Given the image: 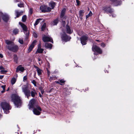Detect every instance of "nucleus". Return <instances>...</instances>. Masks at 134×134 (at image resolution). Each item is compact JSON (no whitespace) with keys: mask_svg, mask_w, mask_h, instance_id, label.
Segmentation results:
<instances>
[{"mask_svg":"<svg viewBox=\"0 0 134 134\" xmlns=\"http://www.w3.org/2000/svg\"><path fill=\"white\" fill-rule=\"evenodd\" d=\"M35 102V100L34 99H32L30 100L29 105V109L33 108L34 114L36 115H39L41 114L42 109L40 107L36 105Z\"/></svg>","mask_w":134,"mask_h":134,"instance_id":"nucleus-1","label":"nucleus"},{"mask_svg":"<svg viewBox=\"0 0 134 134\" xmlns=\"http://www.w3.org/2000/svg\"><path fill=\"white\" fill-rule=\"evenodd\" d=\"M5 43L8 45L7 48L9 50L14 52H16L18 50L19 48L18 46L15 45L12 41L6 40Z\"/></svg>","mask_w":134,"mask_h":134,"instance_id":"nucleus-2","label":"nucleus"},{"mask_svg":"<svg viewBox=\"0 0 134 134\" xmlns=\"http://www.w3.org/2000/svg\"><path fill=\"white\" fill-rule=\"evenodd\" d=\"M12 100L13 102L15 105L18 108L20 106L21 104V101L20 97L17 94H14L12 95Z\"/></svg>","mask_w":134,"mask_h":134,"instance_id":"nucleus-3","label":"nucleus"},{"mask_svg":"<svg viewBox=\"0 0 134 134\" xmlns=\"http://www.w3.org/2000/svg\"><path fill=\"white\" fill-rule=\"evenodd\" d=\"M1 105L4 113L6 114H8L9 112V110L11 108L9 106V104L5 102L1 103Z\"/></svg>","mask_w":134,"mask_h":134,"instance_id":"nucleus-4","label":"nucleus"},{"mask_svg":"<svg viewBox=\"0 0 134 134\" xmlns=\"http://www.w3.org/2000/svg\"><path fill=\"white\" fill-rule=\"evenodd\" d=\"M22 90L27 98L29 99V97L30 96V91L28 87L26 86H24L22 87Z\"/></svg>","mask_w":134,"mask_h":134,"instance_id":"nucleus-5","label":"nucleus"},{"mask_svg":"<svg viewBox=\"0 0 134 134\" xmlns=\"http://www.w3.org/2000/svg\"><path fill=\"white\" fill-rule=\"evenodd\" d=\"M40 9L41 12L43 13L49 12L51 10V8L49 7H47L45 5L41 6L40 8Z\"/></svg>","mask_w":134,"mask_h":134,"instance_id":"nucleus-6","label":"nucleus"},{"mask_svg":"<svg viewBox=\"0 0 134 134\" xmlns=\"http://www.w3.org/2000/svg\"><path fill=\"white\" fill-rule=\"evenodd\" d=\"M62 40L65 42H67L70 40L71 38L70 37L68 36L65 33H63L61 35Z\"/></svg>","mask_w":134,"mask_h":134,"instance_id":"nucleus-7","label":"nucleus"},{"mask_svg":"<svg viewBox=\"0 0 134 134\" xmlns=\"http://www.w3.org/2000/svg\"><path fill=\"white\" fill-rule=\"evenodd\" d=\"M92 49L93 51H96L99 54H101L102 52L101 49L96 45H94L92 47Z\"/></svg>","mask_w":134,"mask_h":134,"instance_id":"nucleus-8","label":"nucleus"},{"mask_svg":"<svg viewBox=\"0 0 134 134\" xmlns=\"http://www.w3.org/2000/svg\"><path fill=\"white\" fill-rule=\"evenodd\" d=\"M88 37L86 36H83L80 38V40L82 45H85L86 44Z\"/></svg>","mask_w":134,"mask_h":134,"instance_id":"nucleus-9","label":"nucleus"},{"mask_svg":"<svg viewBox=\"0 0 134 134\" xmlns=\"http://www.w3.org/2000/svg\"><path fill=\"white\" fill-rule=\"evenodd\" d=\"M42 40L44 42L49 41L53 43V41L52 38L50 36H44L42 37Z\"/></svg>","mask_w":134,"mask_h":134,"instance_id":"nucleus-10","label":"nucleus"},{"mask_svg":"<svg viewBox=\"0 0 134 134\" xmlns=\"http://www.w3.org/2000/svg\"><path fill=\"white\" fill-rule=\"evenodd\" d=\"M104 10L107 12L112 14L111 15L113 17H114L115 16V15L112 13L113 12V10L111 9L110 7H105L104 9Z\"/></svg>","mask_w":134,"mask_h":134,"instance_id":"nucleus-11","label":"nucleus"},{"mask_svg":"<svg viewBox=\"0 0 134 134\" xmlns=\"http://www.w3.org/2000/svg\"><path fill=\"white\" fill-rule=\"evenodd\" d=\"M2 17L3 21L5 22H7L9 18V16L6 13L3 14Z\"/></svg>","mask_w":134,"mask_h":134,"instance_id":"nucleus-12","label":"nucleus"},{"mask_svg":"<svg viewBox=\"0 0 134 134\" xmlns=\"http://www.w3.org/2000/svg\"><path fill=\"white\" fill-rule=\"evenodd\" d=\"M36 42L37 41L36 40H34L33 41L32 44L29 47L28 50L29 52H31L32 50V49L36 45Z\"/></svg>","mask_w":134,"mask_h":134,"instance_id":"nucleus-13","label":"nucleus"},{"mask_svg":"<svg viewBox=\"0 0 134 134\" xmlns=\"http://www.w3.org/2000/svg\"><path fill=\"white\" fill-rule=\"evenodd\" d=\"M19 24L21 26L23 30L25 31L24 33L26 34V33L25 32H27L26 33H27V29L26 26L25 25L23 24L21 22H19Z\"/></svg>","mask_w":134,"mask_h":134,"instance_id":"nucleus-14","label":"nucleus"},{"mask_svg":"<svg viewBox=\"0 0 134 134\" xmlns=\"http://www.w3.org/2000/svg\"><path fill=\"white\" fill-rule=\"evenodd\" d=\"M24 70V68L21 65L19 66L16 68V72H18L19 71L23 72Z\"/></svg>","mask_w":134,"mask_h":134,"instance_id":"nucleus-15","label":"nucleus"},{"mask_svg":"<svg viewBox=\"0 0 134 134\" xmlns=\"http://www.w3.org/2000/svg\"><path fill=\"white\" fill-rule=\"evenodd\" d=\"M23 13V12L21 11L19 12L18 11V10H16L15 11V13L16 16V17L15 18H18L20 16L22 15Z\"/></svg>","mask_w":134,"mask_h":134,"instance_id":"nucleus-16","label":"nucleus"},{"mask_svg":"<svg viewBox=\"0 0 134 134\" xmlns=\"http://www.w3.org/2000/svg\"><path fill=\"white\" fill-rule=\"evenodd\" d=\"M34 67L36 70L38 75L39 76L41 75L42 74V70L36 66H35Z\"/></svg>","mask_w":134,"mask_h":134,"instance_id":"nucleus-17","label":"nucleus"},{"mask_svg":"<svg viewBox=\"0 0 134 134\" xmlns=\"http://www.w3.org/2000/svg\"><path fill=\"white\" fill-rule=\"evenodd\" d=\"M66 32L69 34H71L72 32V30L71 29L70 27L68 26H66Z\"/></svg>","mask_w":134,"mask_h":134,"instance_id":"nucleus-18","label":"nucleus"},{"mask_svg":"<svg viewBox=\"0 0 134 134\" xmlns=\"http://www.w3.org/2000/svg\"><path fill=\"white\" fill-rule=\"evenodd\" d=\"M112 2H115L116 3V4H115V5L118 6V5H120L121 4V1H116V0H110Z\"/></svg>","mask_w":134,"mask_h":134,"instance_id":"nucleus-19","label":"nucleus"},{"mask_svg":"<svg viewBox=\"0 0 134 134\" xmlns=\"http://www.w3.org/2000/svg\"><path fill=\"white\" fill-rule=\"evenodd\" d=\"M45 47L46 48L51 49L52 47V44L49 43H46L45 44Z\"/></svg>","mask_w":134,"mask_h":134,"instance_id":"nucleus-20","label":"nucleus"},{"mask_svg":"<svg viewBox=\"0 0 134 134\" xmlns=\"http://www.w3.org/2000/svg\"><path fill=\"white\" fill-rule=\"evenodd\" d=\"M49 6L51 7V9H53L55 5V3L53 2H50L49 4Z\"/></svg>","mask_w":134,"mask_h":134,"instance_id":"nucleus-21","label":"nucleus"},{"mask_svg":"<svg viewBox=\"0 0 134 134\" xmlns=\"http://www.w3.org/2000/svg\"><path fill=\"white\" fill-rule=\"evenodd\" d=\"M66 11V9L65 8L63 9L62 10L60 16L61 17H62L64 16Z\"/></svg>","mask_w":134,"mask_h":134,"instance_id":"nucleus-22","label":"nucleus"},{"mask_svg":"<svg viewBox=\"0 0 134 134\" xmlns=\"http://www.w3.org/2000/svg\"><path fill=\"white\" fill-rule=\"evenodd\" d=\"M37 94L35 90L34 89L31 92V96L32 97H35V95Z\"/></svg>","mask_w":134,"mask_h":134,"instance_id":"nucleus-23","label":"nucleus"},{"mask_svg":"<svg viewBox=\"0 0 134 134\" xmlns=\"http://www.w3.org/2000/svg\"><path fill=\"white\" fill-rule=\"evenodd\" d=\"M42 19H37L35 23L34 24V26H35L37 25L39 23L40 21Z\"/></svg>","mask_w":134,"mask_h":134,"instance_id":"nucleus-24","label":"nucleus"},{"mask_svg":"<svg viewBox=\"0 0 134 134\" xmlns=\"http://www.w3.org/2000/svg\"><path fill=\"white\" fill-rule=\"evenodd\" d=\"M58 22V20L57 19H56L54 20L52 23L53 25H56Z\"/></svg>","mask_w":134,"mask_h":134,"instance_id":"nucleus-25","label":"nucleus"},{"mask_svg":"<svg viewBox=\"0 0 134 134\" xmlns=\"http://www.w3.org/2000/svg\"><path fill=\"white\" fill-rule=\"evenodd\" d=\"M19 32V30L18 29H14L13 31V33L15 35H16L18 34Z\"/></svg>","mask_w":134,"mask_h":134,"instance_id":"nucleus-26","label":"nucleus"},{"mask_svg":"<svg viewBox=\"0 0 134 134\" xmlns=\"http://www.w3.org/2000/svg\"><path fill=\"white\" fill-rule=\"evenodd\" d=\"M43 49L41 48H38L37 50V52L39 53H41L42 52Z\"/></svg>","mask_w":134,"mask_h":134,"instance_id":"nucleus-27","label":"nucleus"},{"mask_svg":"<svg viewBox=\"0 0 134 134\" xmlns=\"http://www.w3.org/2000/svg\"><path fill=\"white\" fill-rule=\"evenodd\" d=\"M16 81V79L14 77L12 79L11 81L12 84L13 85L15 83Z\"/></svg>","mask_w":134,"mask_h":134,"instance_id":"nucleus-28","label":"nucleus"},{"mask_svg":"<svg viewBox=\"0 0 134 134\" xmlns=\"http://www.w3.org/2000/svg\"><path fill=\"white\" fill-rule=\"evenodd\" d=\"M24 3L23 2H20L18 4V6L20 8L24 7Z\"/></svg>","mask_w":134,"mask_h":134,"instance_id":"nucleus-29","label":"nucleus"},{"mask_svg":"<svg viewBox=\"0 0 134 134\" xmlns=\"http://www.w3.org/2000/svg\"><path fill=\"white\" fill-rule=\"evenodd\" d=\"M92 15V13L91 11H90L89 14L86 16V18L87 19L89 17L91 16Z\"/></svg>","mask_w":134,"mask_h":134,"instance_id":"nucleus-30","label":"nucleus"},{"mask_svg":"<svg viewBox=\"0 0 134 134\" xmlns=\"http://www.w3.org/2000/svg\"><path fill=\"white\" fill-rule=\"evenodd\" d=\"M27 19V16L26 15H23L22 18V20L23 22L25 21Z\"/></svg>","mask_w":134,"mask_h":134,"instance_id":"nucleus-31","label":"nucleus"},{"mask_svg":"<svg viewBox=\"0 0 134 134\" xmlns=\"http://www.w3.org/2000/svg\"><path fill=\"white\" fill-rule=\"evenodd\" d=\"M83 12V11L82 10H80L79 11V15L81 19L82 18V17L83 15V14L82 13Z\"/></svg>","mask_w":134,"mask_h":134,"instance_id":"nucleus-32","label":"nucleus"},{"mask_svg":"<svg viewBox=\"0 0 134 134\" xmlns=\"http://www.w3.org/2000/svg\"><path fill=\"white\" fill-rule=\"evenodd\" d=\"M56 79V77H55L53 76H52V77H50V78L49 79V80L50 81H52L53 80H55Z\"/></svg>","mask_w":134,"mask_h":134,"instance_id":"nucleus-33","label":"nucleus"},{"mask_svg":"<svg viewBox=\"0 0 134 134\" xmlns=\"http://www.w3.org/2000/svg\"><path fill=\"white\" fill-rule=\"evenodd\" d=\"M46 28V25L45 24H44L42 26L41 30L42 31H44Z\"/></svg>","mask_w":134,"mask_h":134,"instance_id":"nucleus-34","label":"nucleus"},{"mask_svg":"<svg viewBox=\"0 0 134 134\" xmlns=\"http://www.w3.org/2000/svg\"><path fill=\"white\" fill-rule=\"evenodd\" d=\"M1 73L2 74H4L7 72V71L5 70H4V69L1 70Z\"/></svg>","mask_w":134,"mask_h":134,"instance_id":"nucleus-35","label":"nucleus"},{"mask_svg":"<svg viewBox=\"0 0 134 134\" xmlns=\"http://www.w3.org/2000/svg\"><path fill=\"white\" fill-rule=\"evenodd\" d=\"M19 42L21 44H23V40L22 39H19Z\"/></svg>","mask_w":134,"mask_h":134,"instance_id":"nucleus-36","label":"nucleus"},{"mask_svg":"<svg viewBox=\"0 0 134 134\" xmlns=\"http://www.w3.org/2000/svg\"><path fill=\"white\" fill-rule=\"evenodd\" d=\"M33 35L36 38L37 37V35L35 32H33Z\"/></svg>","mask_w":134,"mask_h":134,"instance_id":"nucleus-37","label":"nucleus"},{"mask_svg":"<svg viewBox=\"0 0 134 134\" xmlns=\"http://www.w3.org/2000/svg\"><path fill=\"white\" fill-rule=\"evenodd\" d=\"M32 83L35 86H36V82L35 80H33Z\"/></svg>","mask_w":134,"mask_h":134,"instance_id":"nucleus-38","label":"nucleus"},{"mask_svg":"<svg viewBox=\"0 0 134 134\" xmlns=\"http://www.w3.org/2000/svg\"><path fill=\"white\" fill-rule=\"evenodd\" d=\"M59 82L61 83H63L65 82V81L63 79L60 80Z\"/></svg>","mask_w":134,"mask_h":134,"instance_id":"nucleus-39","label":"nucleus"},{"mask_svg":"<svg viewBox=\"0 0 134 134\" xmlns=\"http://www.w3.org/2000/svg\"><path fill=\"white\" fill-rule=\"evenodd\" d=\"M2 15H3V13H2V12H0V22L1 21V17H2Z\"/></svg>","mask_w":134,"mask_h":134,"instance_id":"nucleus-40","label":"nucleus"},{"mask_svg":"<svg viewBox=\"0 0 134 134\" xmlns=\"http://www.w3.org/2000/svg\"><path fill=\"white\" fill-rule=\"evenodd\" d=\"M1 87L2 88L3 90H5V85L2 86Z\"/></svg>","mask_w":134,"mask_h":134,"instance_id":"nucleus-41","label":"nucleus"},{"mask_svg":"<svg viewBox=\"0 0 134 134\" xmlns=\"http://www.w3.org/2000/svg\"><path fill=\"white\" fill-rule=\"evenodd\" d=\"M40 89L41 90V92L42 94H43L44 92V90H42L41 88H40Z\"/></svg>","mask_w":134,"mask_h":134,"instance_id":"nucleus-42","label":"nucleus"},{"mask_svg":"<svg viewBox=\"0 0 134 134\" xmlns=\"http://www.w3.org/2000/svg\"><path fill=\"white\" fill-rule=\"evenodd\" d=\"M76 2L77 3V5H79L80 4V1L79 0H76Z\"/></svg>","mask_w":134,"mask_h":134,"instance_id":"nucleus-43","label":"nucleus"},{"mask_svg":"<svg viewBox=\"0 0 134 134\" xmlns=\"http://www.w3.org/2000/svg\"><path fill=\"white\" fill-rule=\"evenodd\" d=\"M101 46H102L103 47H104L105 46V44L104 43H101Z\"/></svg>","mask_w":134,"mask_h":134,"instance_id":"nucleus-44","label":"nucleus"},{"mask_svg":"<svg viewBox=\"0 0 134 134\" xmlns=\"http://www.w3.org/2000/svg\"><path fill=\"white\" fill-rule=\"evenodd\" d=\"M29 13L30 14H31L32 13V10L31 8H30L29 10Z\"/></svg>","mask_w":134,"mask_h":134,"instance_id":"nucleus-45","label":"nucleus"},{"mask_svg":"<svg viewBox=\"0 0 134 134\" xmlns=\"http://www.w3.org/2000/svg\"><path fill=\"white\" fill-rule=\"evenodd\" d=\"M27 77L26 76H25L23 77V80L24 81L26 80L27 79Z\"/></svg>","mask_w":134,"mask_h":134,"instance_id":"nucleus-46","label":"nucleus"},{"mask_svg":"<svg viewBox=\"0 0 134 134\" xmlns=\"http://www.w3.org/2000/svg\"><path fill=\"white\" fill-rule=\"evenodd\" d=\"M4 68L2 66H0V70H2L4 69Z\"/></svg>","mask_w":134,"mask_h":134,"instance_id":"nucleus-47","label":"nucleus"},{"mask_svg":"<svg viewBox=\"0 0 134 134\" xmlns=\"http://www.w3.org/2000/svg\"><path fill=\"white\" fill-rule=\"evenodd\" d=\"M47 71L48 76H49L50 74V72L48 70H47Z\"/></svg>","mask_w":134,"mask_h":134,"instance_id":"nucleus-48","label":"nucleus"},{"mask_svg":"<svg viewBox=\"0 0 134 134\" xmlns=\"http://www.w3.org/2000/svg\"><path fill=\"white\" fill-rule=\"evenodd\" d=\"M3 75H0V80L2 79L3 77Z\"/></svg>","mask_w":134,"mask_h":134,"instance_id":"nucleus-49","label":"nucleus"},{"mask_svg":"<svg viewBox=\"0 0 134 134\" xmlns=\"http://www.w3.org/2000/svg\"><path fill=\"white\" fill-rule=\"evenodd\" d=\"M3 57V55L1 54H0V57L2 58Z\"/></svg>","mask_w":134,"mask_h":134,"instance_id":"nucleus-50","label":"nucleus"},{"mask_svg":"<svg viewBox=\"0 0 134 134\" xmlns=\"http://www.w3.org/2000/svg\"><path fill=\"white\" fill-rule=\"evenodd\" d=\"M38 48H41V44H39L38 45Z\"/></svg>","mask_w":134,"mask_h":134,"instance_id":"nucleus-51","label":"nucleus"},{"mask_svg":"<svg viewBox=\"0 0 134 134\" xmlns=\"http://www.w3.org/2000/svg\"><path fill=\"white\" fill-rule=\"evenodd\" d=\"M39 96L40 97H42V95H41L40 94V93H39Z\"/></svg>","mask_w":134,"mask_h":134,"instance_id":"nucleus-52","label":"nucleus"},{"mask_svg":"<svg viewBox=\"0 0 134 134\" xmlns=\"http://www.w3.org/2000/svg\"><path fill=\"white\" fill-rule=\"evenodd\" d=\"M55 82L57 83H59V81H56Z\"/></svg>","mask_w":134,"mask_h":134,"instance_id":"nucleus-53","label":"nucleus"},{"mask_svg":"<svg viewBox=\"0 0 134 134\" xmlns=\"http://www.w3.org/2000/svg\"><path fill=\"white\" fill-rule=\"evenodd\" d=\"M14 61H15V62H16V63L17 62V59H14Z\"/></svg>","mask_w":134,"mask_h":134,"instance_id":"nucleus-54","label":"nucleus"},{"mask_svg":"<svg viewBox=\"0 0 134 134\" xmlns=\"http://www.w3.org/2000/svg\"><path fill=\"white\" fill-rule=\"evenodd\" d=\"M5 90H3V91H2V92H1L2 93H3L4 92H5Z\"/></svg>","mask_w":134,"mask_h":134,"instance_id":"nucleus-55","label":"nucleus"},{"mask_svg":"<svg viewBox=\"0 0 134 134\" xmlns=\"http://www.w3.org/2000/svg\"><path fill=\"white\" fill-rule=\"evenodd\" d=\"M38 60L39 61H41V59L40 58H38Z\"/></svg>","mask_w":134,"mask_h":134,"instance_id":"nucleus-56","label":"nucleus"},{"mask_svg":"<svg viewBox=\"0 0 134 134\" xmlns=\"http://www.w3.org/2000/svg\"><path fill=\"white\" fill-rule=\"evenodd\" d=\"M63 24H65V21H63Z\"/></svg>","mask_w":134,"mask_h":134,"instance_id":"nucleus-57","label":"nucleus"},{"mask_svg":"<svg viewBox=\"0 0 134 134\" xmlns=\"http://www.w3.org/2000/svg\"><path fill=\"white\" fill-rule=\"evenodd\" d=\"M96 41H98V42H99V40H96Z\"/></svg>","mask_w":134,"mask_h":134,"instance_id":"nucleus-58","label":"nucleus"},{"mask_svg":"<svg viewBox=\"0 0 134 134\" xmlns=\"http://www.w3.org/2000/svg\"><path fill=\"white\" fill-rule=\"evenodd\" d=\"M65 65H66V66H68V64H66Z\"/></svg>","mask_w":134,"mask_h":134,"instance_id":"nucleus-59","label":"nucleus"},{"mask_svg":"<svg viewBox=\"0 0 134 134\" xmlns=\"http://www.w3.org/2000/svg\"><path fill=\"white\" fill-rule=\"evenodd\" d=\"M94 55L97 54H96L95 53H94Z\"/></svg>","mask_w":134,"mask_h":134,"instance_id":"nucleus-60","label":"nucleus"},{"mask_svg":"<svg viewBox=\"0 0 134 134\" xmlns=\"http://www.w3.org/2000/svg\"><path fill=\"white\" fill-rule=\"evenodd\" d=\"M16 76H18V75H17V74H16Z\"/></svg>","mask_w":134,"mask_h":134,"instance_id":"nucleus-61","label":"nucleus"},{"mask_svg":"<svg viewBox=\"0 0 134 134\" xmlns=\"http://www.w3.org/2000/svg\"><path fill=\"white\" fill-rule=\"evenodd\" d=\"M1 115L0 114V117H1Z\"/></svg>","mask_w":134,"mask_h":134,"instance_id":"nucleus-62","label":"nucleus"},{"mask_svg":"<svg viewBox=\"0 0 134 134\" xmlns=\"http://www.w3.org/2000/svg\"><path fill=\"white\" fill-rule=\"evenodd\" d=\"M26 36H27V35H27V34H26Z\"/></svg>","mask_w":134,"mask_h":134,"instance_id":"nucleus-63","label":"nucleus"},{"mask_svg":"<svg viewBox=\"0 0 134 134\" xmlns=\"http://www.w3.org/2000/svg\"><path fill=\"white\" fill-rule=\"evenodd\" d=\"M60 84L61 85H62V84H61V83H60Z\"/></svg>","mask_w":134,"mask_h":134,"instance_id":"nucleus-64","label":"nucleus"}]
</instances>
